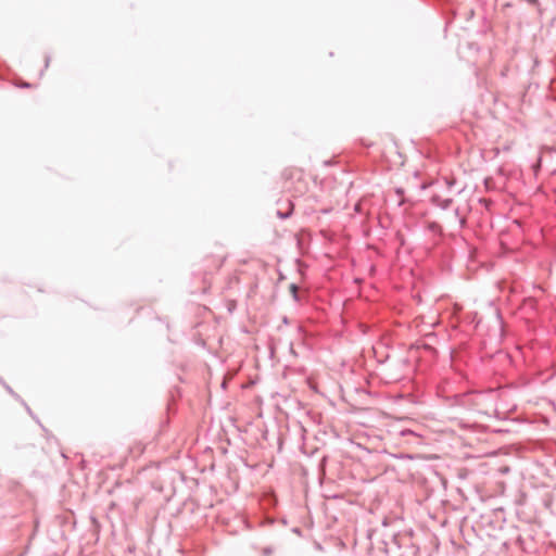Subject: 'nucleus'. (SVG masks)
I'll return each instance as SVG.
<instances>
[{
    "label": "nucleus",
    "mask_w": 556,
    "mask_h": 556,
    "mask_svg": "<svg viewBox=\"0 0 556 556\" xmlns=\"http://www.w3.org/2000/svg\"><path fill=\"white\" fill-rule=\"evenodd\" d=\"M298 176V180L300 181L302 179V173L298 169H293L289 172L288 178H293Z\"/></svg>",
    "instance_id": "nucleus-1"
},
{
    "label": "nucleus",
    "mask_w": 556,
    "mask_h": 556,
    "mask_svg": "<svg viewBox=\"0 0 556 556\" xmlns=\"http://www.w3.org/2000/svg\"><path fill=\"white\" fill-rule=\"evenodd\" d=\"M295 191H298V192H300V193H302V192H303V190H302V189H300V188H295Z\"/></svg>",
    "instance_id": "nucleus-3"
},
{
    "label": "nucleus",
    "mask_w": 556,
    "mask_h": 556,
    "mask_svg": "<svg viewBox=\"0 0 556 556\" xmlns=\"http://www.w3.org/2000/svg\"><path fill=\"white\" fill-rule=\"evenodd\" d=\"M290 290H291V292L295 295V293H296V291H298V288H296V286H295V285H291V286H290Z\"/></svg>",
    "instance_id": "nucleus-2"
}]
</instances>
